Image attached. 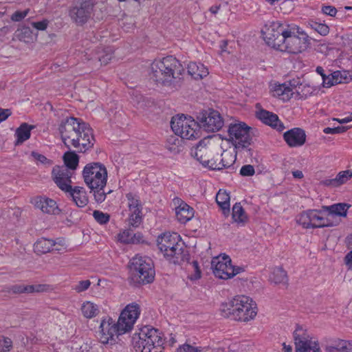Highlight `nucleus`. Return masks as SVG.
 <instances>
[{"label":"nucleus","instance_id":"f257e3e1","mask_svg":"<svg viewBox=\"0 0 352 352\" xmlns=\"http://www.w3.org/2000/svg\"><path fill=\"white\" fill-rule=\"evenodd\" d=\"M264 39L270 47L294 54L305 51L310 45L309 37L302 29L298 26L289 28L279 21L270 25Z\"/></svg>","mask_w":352,"mask_h":352},{"label":"nucleus","instance_id":"f03ea898","mask_svg":"<svg viewBox=\"0 0 352 352\" xmlns=\"http://www.w3.org/2000/svg\"><path fill=\"white\" fill-rule=\"evenodd\" d=\"M140 314L139 305L132 303L123 309L116 322L110 317L103 319L100 325V342L102 344H114L118 336L132 329Z\"/></svg>","mask_w":352,"mask_h":352},{"label":"nucleus","instance_id":"7ed1b4c3","mask_svg":"<svg viewBox=\"0 0 352 352\" xmlns=\"http://www.w3.org/2000/svg\"><path fill=\"white\" fill-rule=\"evenodd\" d=\"M58 130L61 139L67 148H69L67 140L70 141L71 145L78 152L85 153L94 146L92 129L88 124L80 122L77 118L67 117L63 120Z\"/></svg>","mask_w":352,"mask_h":352},{"label":"nucleus","instance_id":"20e7f679","mask_svg":"<svg viewBox=\"0 0 352 352\" xmlns=\"http://www.w3.org/2000/svg\"><path fill=\"white\" fill-rule=\"evenodd\" d=\"M184 72L182 63L173 56L155 59L151 63L150 77L155 82L170 85L173 80L180 79Z\"/></svg>","mask_w":352,"mask_h":352},{"label":"nucleus","instance_id":"39448f33","mask_svg":"<svg viewBox=\"0 0 352 352\" xmlns=\"http://www.w3.org/2000/svg\"><path fill=\"white\" fill-rule=\"evenodd\" d=\"M82 176L85 183L93 192L94 199L97 203H102L107 194L104 191V188L107 181V170L104 164L100 162H91L87 164L83 168Z\"/></svg>","mask_w":352,"mask_h":352},{"label":"nucleus","instance_id":"423d86ee","mask_svg":"<svg viewBox=\"0 0 352 352\" xmlns=\"http://www.w3.org/2000/svg\"><path fill=\"white\" fill-rule=\"evenodd\" d=\"M221 316L240 322H248L257 314V307L254 301L247 296H236L229 302L222 304L220 308Z\"/></svg>","mask_w":352,"mask_h":352},{"label":"nucleus","instance_id":"0eeeda50","mask_svg":"<svg viewBox=\"0 0 352 352\" xmlns=\"http://www.w3.org/2000/svg\"><path fill=\"white\" fill-rule=\"evenodd\" d=\"M155 272L152 260L146 256L136 255L129 263V282L135 287L151 283Z\"/></svg>","mask_w":352,"mask_h":352},{"label":"nucleus","instance_id":"6e6552de","mask_svg":"<svg viewBox=\"0 0 352 352\" xmlns=\"http://www.w3.org/2000/svg\"><path fill=\"white\" fill-rule=\"evenodd\" d=\"M132 341L137 352H163L164 341L162 333L153 327H142L138 334L133 336Z\"/></svg>","mask_w":352,"mask_h":352},{"label":"nucleus","instance_id":"1a4fd4ad","mask_svg":"<svg viewBox=\"0 0 352 352\" xmlns=\"http://www.w3.org/2000/svg\"><path fill=\"white\" fill-rule=\"evenodd\" d=\"M221 148L212 143L209 138H204L197 144L192 155L195 156L204 166L214 170L217 167L216 159L219 158Z\"/></svg>","mask_w":352,"mask_h":352},{"label":"nucleus","instance_id":"9d476101","mask_svg":"<svg viewBox=\"0 0 352 352\" xmlns=\"http://www.w3.org/2000/svg\"><path fill=\"white\" fill-rule=\"evenodd\" d=\"M170 127L177 135L184 139L193 140L201 135L198 121L196 122L190 116L186 117L182 115L173 117Z\"/></svg>","mask_w":352,"mask_h":352},{"label":"nucleus","instance_id":"9b49d317","mask_svg":"<svg viewBox=\"0 0 352 352\" xmlns=\"http://www.w3.org/2000/svg\"><path fill=\"white\" fill-rule=\"evenodd\" d=\"M96 4V0H74L68 10L71 21L78 26L84 25L92 18Z\"/></svg>","mask_w":352,"mask_h":352},{"label":"nucleus","instance_id":"f8f14e48","mask_svg":"<svg viewBox=\"0 0 352 352\" xmlns=\"http://www.w3.org/2000/svg\"><path fill=\"white\" fill-rule=\"evenodd\" d=\"M251 127L245 122L232 123L229 125L228 133L230 142L237 151L246 149L252 144Z\"/></svg>","mask_w":352,"mask_h":352},{"label":"nucleus","instance_id":"ddd939ff","mask_svg":"<svg viewBox=\"0 0 352 352\" xmlns=\"http://www.w3.org/2000/svg\"><path fill=\"white\" fill-rule=\"evenodd\" d=\"M179 239L180 236L176 232L164 233L158 236L157 240L158 248L167 259L179 258L182 252V248L179 243Z\"/></svg>","mask_w":352,"mask_h":352},{"label":"nucleus","instance_id":"4468645a","mask_svg":"<svg viewBox=\"0 0 352 352\" xmlns=\"http://www.w3.org/2000/svg\"><path fill=\"white\" fill-rule=\"evenodd\" d=\"M211 265L214 276L225 280L231 278L243 271V267L232 265L230 258L226 254L213 258Z\"/></svg>","mask_w":352,"mask_h":352},{"label":"nucleus","instance_id":"2eb2a0df","mask_svg":"<svg viewBox=\"0 0 352 352\" xmlns=\"http://www.w3.org/2000/svg\"><path fill=\"white\" fill-rule=\"evenodd\" d=\"M197 119L199 129L203 128L207 132L217 131L223 126V120L220 113L213 109L199 112Z\"/></svg>","mask_w":352,"mask_h":352},{"label":"nucleus","instance_id":"dca6fc26","mask_svg":"<svg viewBox=\"0 0 352 352\" xmlns=\"http://www.w3.org/2000/svg\"><path fill=\"white\" fill-rule=\"evenodd\" d=\"M293 334L295 352H320L318 342L311 340L301 327L298 325Z\"/></svg>","mask_w":352,"mask_h":352},{"label":"nucleus","instance_id":"f3484780","mask_svg":"<svg viewBox=\"0 0 352 352\" xmlns=\"http://www.w3.org/2000/svg\"><path fill=\"white\" fill-rule=\"evenodd\" d=\"M126 197L129 207V223L130 226L138 228L142 222V205L139 197L131 192L127 193Z\"/></svg>","mask_w":352,"mask_h":352},{"label":"nucleus","instance_id":"a211bd4d","mask_svg":"<svg viewBox=\"0 0 352 352\" xmlns=\"http://www.w3.org/2000/svg\"><path fill=\"white\" fill-rule=\"evenodd\" d=\"M73 172L64 166H56L52 171V177L57 186L65 192L71 190V177Z\"/></svg>","mask_w":352,"mask_h":352},{"label":"nucleus","instance_id":"6ab92c4d","mask_svg":"<svg viewBox=\"0 0 352 352\" xmlns=\"http://www.w3.org/2000/svg\"><path fill=\"white\" fill-rule=\"evenodd\" d=\"M283 138L290 147L300 146L306 141L305 132L300 128H294L286 131L283 135Z\"/></svg>","mask_w":352,"mask_h":352},{"label":"nucleus","instance_id":"aec40b11","mask_svg":"<svg viewBox=\"0 0 352 352\" xmlns=\"http://www.w3.org/2000/svg\"><path fill=\"white\" fill-rule=\"evenodd\" d=\"M256 118L265 124L269 125L278 131H282L285 129L278 116L273 112L262 109L256 112Z\"/></svg>","mask_w":352,"mask_h":352},{"label":"nucleus","instance_id":"412c9836","mask_svg":"<svg viewBox=\"0 0 352 352\" xmlns=\"http://www.w3.org/2000/svg\"><path fill=\"white\" fill-rule=\"evenodd\" d=\"M34 206L45 213L55 214L59 212L56 202L47 197H40L36 198Z\"/></svg>","mask_w":352,"mask_h":352},{"label":"nucleus","instance_id":"4be33fe9","mask_svg":"<svg viewBox=\"0 0 352 352\" xmlns=\"http://www.w3.org/2000/svg\"><path fill=\"white\" fill-rule=\"evenodd\" d=\"M65 192L69 194L78 207H85L89 202L87 192L83 187L75 186L72 188V186H71V190L65 191Z\"/></svg>","mask_w":352,"mask_h":352},{"label":"nucleus","instance_id":"5701e85b","mask_svg":"<svg viewBox=\"0 0 352 352\" xmlns=\"http://www.w3.org/2000/svg\"><path fill=\"white\" fill-rule=\"evenodd\" d=\"M239 151L236 150L235 155L228 151H223L219 158L216 159L217 167L214 170H221L230 167L236 160V153Z\"/></svg>","mask_w":352,"mask_h":352},{"label":"nucleus","instance_id":"b1692460","mask_svg":"<svg viewBox=\"0 0 352 352\" xmlns=\"http://www.w3.org/2000/svg\"><path fill=\"white\" fill-rule=\"evenodd\" d=\"M34 125H30L26 122L22 123L15 131L16 140L14 143L15 146L22 144L25 141L28 140L31 135V131L34 129Z\"/></svg>","mask_w":352,"mask_h":352},{"label":"nucleus","instance_id":"393cba45","mask_svg":"<svg viewBox=\"0 0 352 352\" xmlns=\"http://www.w3.org/2000/svg\"><path fill=\"white\" fill-rule=\"evenodd\" d=\"M176 217L181 223H186L194 216V210L187 204L182 202L176 208Z\"/></svg>","mask_w":352,"mask_h":352},{"label":"nucleus","instance_id":"a878e982","mask_svg":"<svg viewBox=\"0 0 352 352\" xmlns=\"http://www.w3.org/2000/svg\"><path fill=\"white\" fill-rule=\"evenodd\" d=\"M187 69L188 74L195 80L202 79L209 74L208 69L201 63H190Z\"/></svg>","mask_w":352,"mask_h":352},{"label":"nucleus","instance_id":"bb28decb","mask_svg":"<svg viewBox=\"0 0 352 352\" xmlns=\"http://www.w3.org/2000/svg\"><path fill=\"white\" fill-rule=\"evenodd\" d=\"M350 206L344 203H339L329 206H322L324 211L333 214V217L340 218V217H346L347 210Z\"/></svg>","mask_w":352,"mask_h":352},{"label":"nucleus","instance_id":"cd10ccee","mask_svg":"<svg viewBox=\"0 0 352 352\" xmlns=\"http://www.w3.org/2000/svg\"><path fill=\"white\" fill-rule=\"evenodd\" d=\"M230 195L223 190L220 189L216 195V201L223 211L224 215L230 214Z\"/></svg>","mask_w":352,"mask_h":352},{"label":"nucleus","instance_id":"c85d7f7f","mask_svg":"<svg viewBox=\"0 0 352 352\" xmlns=\"http://www.w3.org/2000/svg\"><path fill=\"white\" fill-rule=\"evenodd\" d=\"M56 245L53 240L41 238L36 241L34 245V252L38 254H42L49 252Z\"/></svg>","mask_w":352,"mask_h":352},{"label":"nucleus","instance_id":"c756f323","mask_svg":"<svg viewBox=\"0 0 352 352\" xmlns=\"http://www.w3.org/2000/svg\"><path fill=\"white\" fill-rule=\"evenodd\" d=\"M273 92L274 96L279 97L283 101L289 100L294 94L292 89L285 83L276 85Z\"/></svg>","mask_w":352,"mask_h":352},{"label":"nucleus","instance_id":"7c9ffc66","mask_svg":"<svg viewBox=\"0 0 352 352\" xmlns=\"http://www.w3.org/2000/svg\"><path fill=\"white\" fill-rule=\"evenodd\" d=\"M232 219L237 223L244 224L248 221L246 215L241 203H236L232 207Z\"/></svg>","mask_w":352,"mask_h":352},{"label":"nucleus","instance_id":"2f4dec72","mask_svg":"<svg viewBox=\"0 0 352 352\" xmlns=\"http://www.w3.org/2000/svg\"><path fill=\"white\" fill-rule=\"evenodd\" d=\"M80 309L82 315L87 318H92L99 313L98 306L90 301L83 302Z\"/></svg>","mask_w":352,"mask_h":352},{"label":"nucleus","instance_id":"473e14b6","mask_svg":"<svg viewBox=\"0 0 352 352\" xmlns=\"http://www.w3.org/2000/svg\"><path fill=\"white\" fill-rule=\"evenodd\" d=\"M270 279L275 284L287 285L288 282L287 272L281 267H275L273 270Z\"/></svg>","mask_w":352,"mask_h":352},{"label":"nucleus","instance_id":"72a5a7b5","mask_svg":"<svg viewBox=\"0 0 352 352\" xmlns=\"http://www.w3.org/2000/svg\"><path fill=\"white\" fill-rule=\"evenodd\" d=\"M63 160L65 166L72 171L74 170L78 165V156L74 152H66L63 155Z\"/></svg>","mask_w":352,"mask_h":352},{"label":"nucleus","instance_id":"f704fd0d","mask_svg":"<svg viewBox=\"0 0 352 352\" xmlns=\"http://www.w3.org/2000/svg\"><path fill=\"white\" fill-rule=\"evenodd\" d=\"M14 37L20 41L30 43L32 41V31L27 26H23L16 30Z\"/></svg>","mask_w":352,"mask_h":352},{"label":"nucleus","instance_id":"c9c22d12","mask_svg":"<svg viewBox=\"0 0 352 352\" xmlns=\"http://www.w3.org/2000/svg\"><path fill=\"white\" fill-rule=\"evenodd\" d=\"M321 219V223L316 226L320 228L334 227L338 226L341 222L340 218L333 217V214L329 212H327L325 217L322 214Z\"/></svg>","mask_w":352,"mask_h":352},{"label":"nucleus","instance_id":"e433bc0d","mask_svg":"<svg viewBox=\"0 0 352 352\" xmlns=\"http://www.w3.org/2000/svg\"><path fill=\"white\" fill-rule=\"evenodd\" d=\"M315 91L316 89L309 85L300 83L296 92L298 99H306Z\"/></svg>","mask_w":352,"mask_h":352},{"label":"nucleus","instance_id":"4c0bfd02","mask_svg":"<svg viewBox=\"0 0 352 352\" xmlns=\"http://www.w3.org/2000/svg\"><path fill=\"white\" fill-rule=\"evenodd\" d=\"M327 349H335L337 352H352V340H339L335 342L334 346H331Z\"/></svg>","mask_w":352,"mask_h":352},{"label":"nucleus","instance_id":"58836bf2","mask_svg":"<svg viewBox=\"0 0 352 352\" xmlns=\"http://www.w3.org/2000/svg\"><path fill=\"white\" fill-rule=\"evenodd\" d=\"M307 25L322 36H326L329 32V26L324 23H320L313 20H309L307 22Z\"/></svg>","mask_w":352,"mask_h":352},{"label":"nucleus","instance_id":"ea45409f","mask_svg":"<svg viewBox=\"0 0 352 352\" xmlns=\"http://www.w3.org/2000/svg\"><path fill=\"white\" fill-rule=\"evenodd\" d=\"M334 82L337 84L348 83L352 80V76L348 71H336L333 72Z\"/></svg>","mask_w":352,"mask_h":352},{"label":"nucleus","instance_id":"a19ab883","mask_svg":"<svg viewBox=\"0 0 352 352\" xmlns=\"http://www.w3.org/2000/svg\"><path fill=\"white\" fill-rule=\"evenodd\" d=\"M118 237L119 240L124 243H133L140 241L139 239H135L136 234H133V232L129 230H124L118 235Z\"/></svg>","mask_w":352,"mask_h":352},{"label":"nucleus","instance_id":"79ce46f5","mask_svg":"<svg viewBox=\"0 0 352 352\" xmlns=\"http://www.w3.org/2000/svg\"><path fill=\"white\" fill-rule=\"evenodd\" d=\"M296 221L304 228H311V221L309 214V210L302 212L296 217Z\"/></svg>","mask_w":352,"mask_h":352},{"label":"nucleus","instance_id":"37998d69","mask_svg":"<svg viewBox=\"0 0 352 352\" xmlns=\"http://www.w3.org/2000/svg\"><path fill=\"white\" fill-rule=\"evenodd\" d=\"M323 209L322 210H309V214L311 221V228H318V226L316 225L321 223V217L323 214Z\"/></svg>","mask_w":352,"mask_h":352},{"label":"nucleus","instance_id":"c03bdc74","mask_svg":"<svg viewBox=\"0 0 352 352\" xmlns=\"http://www.w3.org/2000/svg\"><path fill=\"white\" fill-rule=\"evenodd\" d=\"M113 51L111 47H107L102 51V54L99 56L98 59L101 65H106L113 58Z\"/></svg>","mask_w":352,"mask_h":352},{"label":"nucleus","instance_id":"a18cd8bd","mask_svg":"<svg viewBox=\"0 0 352 352\" xmlns=\"http://www.w3.org/2000/svg\"><path fill=\"white\" fill-rule=\"evenodd\" d=\"M93 217L95 220L100 224L104 225L107 223L110 219V215L100 210H94Z\"/></svg>","mask_w":352,"mask_h":352},{"label":"nucleus","instance_id":"49530a36","mask_svg":"<svg viewBox=\"0 0 352 352\" xmlns=\"http://www.w3.org/2000/svg\"><path fill=\"white\" fill-rule=\"evenodd\" d=\"M31 287L25 285H14L8 287V292L12 294H29Z\"/></svg>","mask_w":352,"mask_h":352},{"label":"nucleus","instance_id":"de8ad7c7","mask_svg":"<svg viewBox=\"0 0 352 352\" xmlns=\"http://www.w3.org/2000/svg\"><path fill=\"white\" fill-rule=\"evenodd\" d=\"M12 348V341L10 338L0 336V352H7Z\"/></svg>","mask_w":352,"mask_h":352},{"label":"nucleus","instance_id":"09e8293b","mask_svg":"<svg viewBox=\"0 0 352 352\" xmlns=\"http://www.w3.org/2000/svg\"><path fill=\"white\" fill-rule=\"evenodd\" d=\"M91 285V282L89 280H84L79 281L75 285L73 289L78 293L86 291Z\"/></svg>","mask_w":352,"mask_h":352},{"label":"nucleus","instance_id":"8fccbe9b","mask_svg":"<svg viewBox=\"0 0 352 352\" xmlns=\"http://www.w3.org/2000/svg\"><path fill=\"white\" fill-rule=\"evenodd\" d=\"M349 129V126H337V127H326L323 129V132L326 134H337L342 133Z\"/></svg>","mask_w":352,"mask_h":352},{"label":"nucleus","instance_id":"3c124183","mask_svg":"<svg viewBox=\"0 0 352 352\" xmlns=\"http://www.w3.org/2000/svg\"><path fill=\"white\" fill-rule=\"evenodd\" d=\"M336 177L340 185H342L344 184L349 179L352 177V171L349 170L341 171L337 175Z\"/></svg>","mask_w":352,"mask_h":352},{"label":"nucleus","instance_id":"603ef678","mask_svg":"<svg viewBox=\"0 0 352 352\" xmlns=\"http://www.w3.org/2000/svg\"><path fill=\"white\" fill-rule=\"evenodd\" d=\"M255 173L254 168L252 165H244L241 168L240 174L242 176L248 177L252 176Z\"/></svg>","mask_w":352,"mask_h":352},{"label":"nucleus","instance_id":"864d4df0","mask_svg":"<svg viewBox=\"0 0 352 352\" xmlns=\"http://www.w3.org/2000/svg\"><path fill=\"white\" fill-rule=\"evenodd\" d=\"M204 349L202 347H195L186 344L178 349V352H202Z\"/></svg>","mask_w":352,"mask_h":352},{"label":"nucleus","instance_id":"5fc2aeb1","mask_svg":"<svg viewBox=\"0 0 352 352\" xmlns=\"http://www.w3.org/2000/svg\"><path fill=\"white\" fill-rule=\"evenodd\" d=\"M28 12L29 9H26L23 11H16L11 16V19L13 21H21L28 15Z\"/></svg>","mask_w":352,"mask_h":352},{"label":"nucleus","instance_id":"6e6d98bb","mask_svg":"<svg viewBox=\"0 0 352 352\" xmlns=\"http://www.w3.org/2000/svg\"><path fill=\"white\" fill-rule=\"evenodd\" d=\"M31 155L34 157V160L40 162L42 164H48L49 165L52 164V161L48 160L45 156L35 151H32L31 153Z\"/></svg>","mask_w":352,"mask_h":352},{"label":"nucleus","instance_id":"4d7b16f0","mask_svg":"<svg viewBox=\"0 0 352 352\" xmlns=\"http://www.w3.org/2000/svg\"><path fill=\"white\" fill-rule=\"evenodd\" d=\"M334 81L335 78H333V73H331L322 78V86L324 87H331L333 85H337Z\"/></svg>","mask_w":352,"mask_h":352},{"label":"nucleus","instance_id":"13d9d810","mask_svg":"<svg viewBox=\"0 0 352 352\" xmlns=\"http://www.w3.org/2000/svg\"><path fill=\"white\" fill-rule=\"evenodd\" d=\"M49 24V21L47 19H43L41 21L32 22L31 25L33 28L38 30H45Z\"/></svg>","mask_w":352,"mask_h":352},{"label":"nucleus","instance_id":"bf43d9fd","mask_svg":"<svg viewBox=\"0 0 352 352\" xmlns=\"http://www.w3.org/2000/svg\"><path fill=\"white\" fill-rule=\"evenodd\" d=\"M192 267L195 271V274L191 275V280H197L201 278V271L199 267L198 262L197 261H193L192 263Z\"/></svg>","mask_w":352,"mask_h":352},{"label":"nucleus","instance_id":"052dcab7","mask_svg":"<svg viewBox=\"0 0 352 352\" xmlns=\"http://www.w3.org/2000/svg\"><path fill=\"white\" fill-rule=\"evenodd\" d=\"M322 12L329 16H335L337 13V10L332 6H324L322 8Z\"/></svg>","mask_w":352,"mask_h":352},{"label":"nucleus","instance_id":"680f3d73","mask_svg":"<svg viewBox=\"0 0 352 352\" xmlns=\"http://www.w3.org/2000/svg\"><path fill=\"white\" fill-rule=\"evenodd\" d=\"M47 285H29V287H31L29 291V294L34 293V292H43L47 290Z\"/></svg>","mask_w":352,"mask_h":352},{"label":"nucleus","instance_id":"e2e57ef3","mask_svg":"<svg viewBox=\"0 0 352 352\" xmlns=\"http://www.w3.org/2000/svg\"><path fill=\"white\" fill-rule=\"evenodd\" d=\"M11 114L12 112L10 109L0 108V123L6 120Z\"/></svg>","mask_w":352,"mask_h":352},{"label":"nucleus","instance_id":"0e129e2a","mask_svg":"<svg viewBox=\"0 0 352 352\" xmlns=\"http://www.w3.org/2000/svg\"><path fill=\"white\" fill-rule=\"evenodd\" d=\"M322 184L327 186L337 187L340 186L338 180H337V177L333 179H325L322 182Z\"/></svg>","mask_w":352,"mask_h":352},{"label":"nucleus","instance_id":"69168bd1","mask_svg":"<svg viewBox=\"0 0 352 352\" xmlns=\"http://www.w3.org/2000/svg\"><path fill=\"white\" fill-rule=\"evenodd\" d=\"M344 263L349 270H352V250L348 252L344 257Z\"/></svg>","mask_w":352,"mask_h":352},{"label":"nucleus","instance_id":"338daca9","mask_svg":"<svg viewBox=\"0 0 352 352\" xmlns=\"http://www.w3.org/2000/svg\"><path fill=\"white\" fill-rule=\"evenodd\" d=\"M80 349V352H94V349L87 344L82 345Z\"/></svg>","mask_w":352,"mask_h":352},{"label":"nucleus","instance_id":"774afa93","mask_svg":"<svg viewBox=\"0 0 352 352\" xmlns=\"http://www.w3.org/2000/svg\"><path fill=\"white\" fill-rule=\"evenodd\" d=\"M289 85L288 86L290 87L292 89L298 87V86L300 85L299 80L295 79L289 80Z\"/></svg>","mask_w":352,"mask_h":352}]
</instances>
